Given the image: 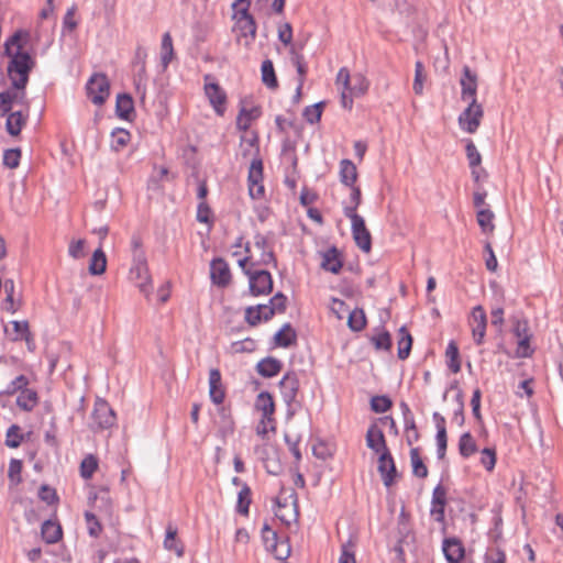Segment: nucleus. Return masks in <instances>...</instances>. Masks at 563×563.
I'll list each match as a JSON object with an SVG mask.
<instances>
[{
    "instance_id": "f257e3e1",
    "label": "nucleus",
    "mask_w": 563,
    "mask_h": 563,
    "mask_svg": "<svg viewBox=\"0 0 563 563\" xmlns=\"http://www.w3.org/2000/svg\"><path fill=\"white\" fill-rule=\"evenodd\" d=\"M8 76L11 80V89L0 91V117L12 109L13 103L29 108L25 88L29 82L35 60L29 52L15 51L14 55L9 56Z\"/></svg>"
},
{
    "instance_id": "f03ea898",
    "label": "nucleus",
    "mask_w": 563,
    "mask_h": 563,
    "mask_svg": "<svg viewBox=\"0 0 563 563\" xmlns=\"http://www.w3.org/2000/svg\"><path fill=\"white\" fill-rule=\"evenodd\" d=\"M130 278L135 282L140 291L148 299L152 295V277L148 272L145 252H139L132 257Z\"/></svg>"
},
{
    "instance_id": "7ed1b4c3",
    "label": "nucleus",
    "mask_w": 563,
    "mask_h": 563,
    "mask_svg": "<svg viewBox=\"0 0 563 563\" xmlns=\"http://www.w3.org/2000/svg\"><path fill=\"white\" fill-rule=\"evenodd\" d=\"M210 29L207 23H196L192 26V41L189 46L190 55L206 63L210 60Z\"/></svg>"
},
{
    "instance_id": "20e7f679",
    "label": "nucleus",
    "mask_w": 563,
    "mask_h": 563,
    "mask_svg": "<svg viewBox=\"0 0 563 563\" xmlns=\"http://www.w3.org/2000/svg\"><path fill=\"white\" fill-rule=\"evenodd\" d=\"M91 420L92 422L90 423V429L96 432L113 427L117 421V416L108 401L101 398H97L95 401L93 410L91 412Z\"/></svg>"
},
{
    "instance_id": "39448f33",
    "label": "nucleus",
    "mask_w": 563,
    "mask_h": 563,
    "mask_svg": "<svg viewBox=\"0 0 563 563\" xmlns=\"http://www.w3.org/2000/svg\"><path fill=\"white\" fill-rule=\"evenodd\" d=\"M88 99L97 106H102L110 96V81L102 73L93 74L86 84Z\"/></svg>"
},
{
    "instance_id": "423d86ee",
    "label": "nucleus",
    "mask_w": 563,
    "mask_h": 563,
    "mask_svg": "<svg viewBox=\"0 0 563 563\" xmlns=\"http://www.w3.org/2000/svg\"><path fill=\"white\" fill-rule=\"evenodd\" d=\"M249 0H235L232 4L238 29L242 36H250L254 41L256 35V23L254 18L249 13Z\"/></svg>"
},
{
    "instance_id": "0eeeda50",
    "label": "nucleus",
    "mask_w": 563,
    "mask_h": 563,
    "mask_svg": "<svg viewBox=\"0 0 563 563\" xmlns=\"http://www.w3.org/2000/svg\"><path fill=\"white\" fill-rule=\"evenodd\" d=\"M245 275L249 277V290L252 296H265L273 291V277L268 271H245Z\"/></svg>"
},
{
    "instance_id": "6e6552de",
    "label": "nucleus",
    "mask_w": 563,
    "mask_h": 563,
    "mask_svg": "<svg viewBox=\"0 0 563 563\" xmlns=\"http://www.w3.org/2000/svg\"><path fill=\"white\" fill-rule=\"evenodd\" d=\"M249 194L252 199L264 197L265 188L263 185V162L258 156L253 158L247 175Z\"/></svg>"
},
{
    "instance_id": "1a4fd4ad",
    "label": "nucleus",
    "mask_w": 563,
    "mask_h": 563,
    "mask_svg": "<svg viewBox=\"0 0 563 563\" xmlns=\"http://www.w3.org/2000/svg\"><path fill=\"white\" fill-rule=\"evenodd\" d=\"M483 108L477 103L476 98L470 102L468 107L459 115L461 129L467 133H475L481 124Z\"/></svg>"
},
{
    "instance_id": "9d476101",
    "label": "nucleus",
    "mask_w": 563,
    "mask_h": 563,
    "mask_svg": "<svg viewBox=\"0 0 563 563\" xmlns=\"http://www.w3.org/2000/svg\"><path fill=\"white\" fill-rule=\"evenodd\" d=\"M300 383L296 372L288 371L279 380L280 394L287 407H290L297 399Z\"/></svg>"
},
{
    "instance_id": "9b49d317",
    "label": "nucleus",
    "mask_w": 563,
    "mask_h": 563,
    "mask_svg": "<svg viewBox=\"0 0 563 563\" xmlns=\"http://www.w3.org/2000/svg\"><path fill=\"white\" fill-rule=\"evenodd\" d=\"M377 471L382 476L383 483L386 487H390L395 482L398 473L396 468V464L394 457L389 451L386 449L378 453V466Z\"/></svg>"
},
{
    "instance_id": "f8f14e48",
    "label": "nucleus",
    "mask_w": 563,
    "mask_h": 563,
    "mask_svg": "<svg viewBox=\"0 0 563 563\" xmlns=\"http://www.w3.org/2000/svg\"><path fill=\"white\" fill-rule=\"evenodd\" d=\"M350 220H351V231H352V235L355 241V244L363 252L368 253L372 249V236L365 225L364 218L361 216V217L351 218Z\"/></svg>"
},
{
    "instance_id": "ddd939ff",
    "label": "nucleus",
    "mask_w": 563,
    "mask_h": 563,
    "mask_svg": "<svg viewBox=\"0 0 563 563\" xmlns=\"http://www.w3.org/2000/svg\"><path fill=\"white\" fill-rule=\"evenodd\" d=\"M471 327L474 343L482 345L484 343L486 328H487V316L484 308L481 305L475 306L471 312Z\"/></svg>"
},
{
    "instance_id": "4468645a",
    "label": "nucleus",
    "mask_w": 563,
    "mask_h": 563,
    "mask_svg": "<svg viewBox=\"0 0 563 563\" xmlns=\"http://www.w3.org/2000/svg\"><path fill=\"white\" fill-rule=\"evenodd\" d=\"M445 506H446V489L442 484H438L431 498L430 515L434 521L444 525L445 523Z\"/></svg>"
},
{
    "instance_id": "2eb2a0df",
    "label": "nucleus",
    "mask_w": 563,
    "mask_h": 563,
    "mask_svg": "<svg viewBox=\"0 0 563 563\" xmlns=\"http://www.w3.org/2000/svg\"><path fill=\"white\" fill-rule=\"evenodd\" d=\"M442 551L448 563H461L465 555L461 540L455 537L443 540Z\"/></svg>"
},
{
    "instance_id": "dca6fc26",
    "label": "nucleus",
    "mask_w": 563,
    "mask_h": 563,
    "mask_svg": "<svg viewBox=\"0 0 563 563\" xmlns=\"http://www.w3.org/2000/svg\"><path fill=\"white\" fill-rule=\"evenodd\" d=\"M321 268L332 274H339L343 267V260L341 252L336 246H331L324 252H321Z\"/></svg>"
},
{
    "instance_id": "f3484780",
    "label": "nucleus",
    "mask_w": 563,
    "mask_h": 563,
    "mask_svg": "<svg viewBox=\"0 0 563 563\" xmlns=\"http://www.w3.org/2000/svg\"><path fill=\"white\" fill-rule=\"evenodd\" d=\"M232 280V275L228 263L221 257H213V285L227 287Z\"/></svg>"
},
{
    "instance_id": "a211bd4d",
    "label": "nucleus",
    "mask_w": 563,
    "mask_h": 563,
    "mask_svg": "<svg viewBox=\"0 0 563 563\" xmlns=\"http://www.w3.org/2000/svg\"><path fill=\"white\" fill-rule=\"evenodd\" d=\"M256 372L264 378H273L283 368V362L274 356H266L257 362Z\"/></svg>"
},
{
    "instance_id": "6ab92c4d",
    "label": "nucleus",
    "mask_w": 563,
    "mask_h": 563,
    "mask_svg": "<svg viewBox=\"0 0 563 563\" xmlns=\"http://www.w3.org/2000/svg\"><path fill=\"white\" fill-rule=\"evenodd\" d=\"M461 87H462V91H461V96H462V99L463 100H473V98L476 97V91H477V77L474 73H472V70L470 69V67L465 66L463 68V76L461 78Z\"/></svg>"
},
{
    "instance_id": "aec40b11",
    "label": "nucleus",
    "mask_w": 563,
    "mask_h": 563,
    "mask_svg": "<svg viewBox=\"0 0 563 563\" xmlns=\"http://www.w3.org/2000/svg\"><path fill=\"white\" fill-rule=\"evenodd\" d=\"M115 114L118 118L132 121L134 118V101L129 93H119L115 101Z\"/></svg>"
},
{
    "instance_id": "412c9836",
    "label": "nucleus",
    "mask_w": 563,
    "mask_h": 563,
    "mask_svg": "<svg viewBox=\"0 0 563 563\" xmlns=\"http://www.w3.org/2000/svg\"><path fill=\"white\" fill-rule=\"evenodd\" d=\"M366 445L377 454L388 449L384 432L375 423L366 432Z\"/></svg>"
},
{
    "instance_id": "4be33fe9",
    "label": "nucleus",
    "mask_w": 563,
    "mask_h": 563,
    "mask_svg": "<svg viewBox=\"0 0 563 563\" xmlns=\"http://www.w3.org/2000/svg\"><path fill=\"white\" fill-rule=\"evenodd\" d=\"M256 410L262 412L263 420H273L275 412V402L273 396L268 391H261L255 400Z\"/></svg>"
},
{
    "instance_id": "5701e85b",
    "label": "nucleus",
    "mask_w": 563,
    "mask_h": 563,
    "mask_svg": "<svg viewBox=\"0 0 563 563\" xmlns=\"http://www.w3.org/2000/svg\"><path fill=\"white\" fill-rule=\"evenodd\" d=\"M274 342L277 346L289 347L297 342V332L287 322L274 334Z\"/></svg>"
},
{
    "instance_id": "b1692460",
    "label": "nucleus",
    "mask_w": 563,
    "mask_h": 563,
    "mask_svg": "<svg viewBox=\"0 0 563 563\" xmlns=\"http://www.w3.org/2000/svg\"><path fill=\"white\" fill-rule=\"evenodd\" d=\"M7 115V122H5V129L7 132L11 136H18L21 133V130L23 125L26 123L27 113H23L22 111H14L11 112V110L5 114Z\"/></svg>"
},
{
    "instance_id": "393cba45",
    "label": "nucleus",
    "mask_w": 563,
    "mask_h": 563,
    "mask_svg": "<svg viewBox=\"0 0 563 563\" xmlns=\"http://www.w3.org/2000/svg\"><path fill=\"white\" fill-rule=\"evenodd\" d=\"M340 181L344 186H352L355 185V181L357 179V169L355 164L347 158H344L340 162Z\"/></svg>"
},
{
    "instance_id": "a878e982",
    "label": "nucleus",
    "mask_w": 563,
    "mask_h": 563,
    "mask_svg": "<svg viewBox=\"0 0 563 563\" xmlns=\"http://www.w3.org/2000/svg\"><path fill=\"white\" fill-rule=\"evenodd\" d=\"M41 533L47 544L58 542L63 536L62 527L52 520H45L42 523Z\"/></svg>"
},
{
    "instance_id": "bb28decb",
    "label": "nucleus",
    "mask_w": 563,
    "mask_h": 563,
    "mask_svg": "<svg viewBox=\"0 0 563 563\" xmlns=\"http://www.w3.org/2000/svg\"><path fill=\"white\" fill-rule=\"evenodd\" d=\"M164 548L168 551L175 552L178 558L184 554V545L177 539V529L170 523L166 527Z\"/></svg>"
},
{
    "instance_id": "cd10ccee",
    "label": "nucleus",
    "mask_w": 563,
    "mask_h": 563,
    "mask_svg": "<svg viewBox=\"0 0 563 563\" xmlns=\"http://www.w3.org/2000/svg\"><path fill=\"white\" fill-rule=\"evenodd\" d=\"M38 402V395L35 389L25 388L16 398V406L26 412L32 411Z\"/></svg>"
},
{
    "instance_id": "c85d7f7f",
    "label": "nucleus",
    "mask_w": 563,
    "mask_h": 563,
    "mask_svg": "<svg viewBox=\"0 0 563 563\" xmlns=\"http://www.w3.org/2000/svg\"><path fill=\"white\" fill-rule=\"evenodd\" d=\"M351 189L350 200L343 207V213L346 218L361 217L356 210L362 201V194L360 187L352 185L347 186Z\"/></svg>"
},
{
    "instance_id": "c756f323",
    "label": "nucleus",
    "mask_w": 563,
    "mask_h": 563,
    "mask_svg": "<svg viewBox=\"0 0 563 563\" xmlns=\"http://www.w3.org/2000/svg\"><path fill=\"white\" fill-rule=\"evenodd\" d=\"M175 57V51L173 46V38L169 32H166L162 36V44H161V63L163 69H167L169 64Z\"/></svg>"
},
{
    "instance_id": "7c9ffc66",
    "label": "nucleus",
    "mask_w": 563,
    "mask_h": 563,
    "mask_svg": "<svg viewBox=\"0 0 563 563\" xmlns=\"http://www.w3.org/2000/svg\"><path fill=\"white\" fill-rule=\"evenodd\" d=\"M261 114V111L257 107H253L251 109H246L242 107L239 111L236 118V129L240 131L249 130L253 120L257 119Z\"/></svg>"
},
{
    "instance_id": "2f4dec72",
    "label": "nucleus",
    "mask_w": 563,
    "mask_h": 563,
    "mask_svg": "<svg viewBox=\"0 0 563 563\" xmlns=\"http://www.w3.org/2000/svg\"><path fill=\"white\" fill-rule=\"evenodd\" d=\"M412 346V336L407 330L405 325H402L398 331V358L406 360L408 358Z\"/></svg>"
},
{
    "instance_id": "473e14b6",
    "label": "nucleus",
    "mask_w": 563,
    "mask_h": 563,
    "mask_svg": "<svg viewBox=\"0 0 563 563\" xmlns=\"http://www.w3.org/2000/svg\"><path fill=\"white\" fill-rule=\"evenodd\" d=\"M106 268H107V256H106V253L103 252L102 247L99 246L92 253L88 269L91 275L97 276V275L103 274L106 272Z\"/></svg>"
},
{
    "instance_id": "72a5a7b5",
    "label": "nucleus",
    "mask_w": 563,
    "mask_h": 563,
    "mask_svg": "<svg viewBox=\"0 0 563 563\" xmlns=\"http://www.w3.org/2000/svg\"><path fill=\"white\" fill-rule=\"evenodd\" d=\"M478 450L471 432H464L459 440V453L462 457L468 459Z\"/></svg>"
},
{
    "instance_id": "f704fd0d",
    "label": "nucleus",
    "mask_w": 563,
    "mask_h": 563,
    "mask_svg": "<svg viewBox=\"0 0 563 563\" xmlns=\"http://www.w3.org/2000/svg\"><path fill=\"white\" fill-rule=\"evenodd\" d=\"M477 223L483 233H493L495 230L494 218L495 214L489 208L478 209L476 213Z\"/></svg>"
},
{
    "instance_id": "c9c22d12",
    "label": "nucleus",
    "mask_w": 563,
    "mask_h": 563,
    "mask_svg": "<svg viewBox=\"0 0 563 563\" xmlns=\"http://www.w3.org/2000/svg\"><path fill=\"white\" fill-rule=\"evenodd\" d=\"M262 73V81L266 87L271 89H275L278 87L277 77L275 74L274 65L271 59H265L262 62L261 66Z\"/></svg>"
},
{
    "instance_id": "e433bc0d",
    "label": "nucleus",
    "mask_w": 563,
    "mask_h": 563,
    "mask_svg": "<svg viewBox=\"0 0 563 563\" xmlns=\"http://www.w3.org/2000/svg\"><path fill=\"white\" fill-rule=\"evenodd\" d=\"M410 461L412 474L419 478H426L428 476V467L420 456L419 448H412L410 450Z\"/></svg>"
},
{
    "instance_id": "4c0bfd02",
    "label": "nucleus",
    "mask_w": 563,
    "mask_h": 563,
    "mask_svg": "<svg viewBox=\"0 0 563 563\" xmlns=\"http://www.w3.org/2000/svg\"><path fill=\"white\" fill-rule=\"evenodd\" d=\"M131 140V134L128 130L115 128L111 132V148L115 152L121 151Z\"/></svg>"
},
{
    "instance_id": "58836bf2",
    "label": "nucleus",
    "mask_w": 563,
    "mask_h": 563,
    "mask_svg": "<svg viewBox=\"0 0 563 563\" xmlns=\"http://www.w3.org/2000/svg\"><path fill=\"white\" fill-rule=\"evenodd\" d=\"M368 88L369 81L363 74L357 73L352 76V82L349 88L351 95H354L355 97H361L367 92Z\"/></svg>"
},
{
    "instance_id": "ea45409f",
    "label": "nucleus",
    "mask_w": 563,
    "mask_h": 563,
    "mask_svg": "<svg viewBox=\"0 0 563 563\" xmlns=\"http://www.w3.org/2000/svg\"><path fill=\"white\" fill-rule=\"evenodd\" d=\"M349 328L354 332H360L366 327L365 312L361 308H355L350 312L347 319Z\"/></svg>"
},
{
    "instance_id": "a19ab883",
    "label": "nucleus",
    "mask_w": 563,
    "mask_h": 563,
    "mask_svg": "<svg viewBox=\"0 0 563 563\" xmlns=\"http://www.w3.org/2000/svg\"><path fill=\"white\" fill-rule=\"evenodd\" d=\"M324 104V101H319L317 103L306 107L302 111V117L306 120V122L310 124L320 122Z\"/></svg>"
},
{
    "instance_id": "79ce46f5",
    "label": "nucleus",
    "mask_w": 563,
    "mask_h": 563,
    "mask_svg": "<svg viewBox=\"0 0 563 563\" xmlns=\"http://www.w3.org/2000/svg\"><path fill=\"white\" fill-rule=\"evenodd\" d=\"M445 355L448 357V367L453 373H459L461 371L460 352L454 341L448 344Z\"/></svg>"
},
{
    "instance_id": "37998d69",
    "label": "nucleus",
    "mask_w": 563,
    "mask_h": 563,
    "mask_svg": "<svg viewBox=\"0 0 563 563\" xmlns=\"http://www.w3.org/2000/svg\"><path fill=\"white\" fill-rule=\"evenodd\" d=\"M21 428L18 424H11L7 430L4 444L8 448L16 449L24 440V435L20 432Z\"/></svg>"
},
{
    "instance_id": "c03bdc74",
    "label": "nucleus",
    "mask_w": 563,
    "mask_h": 563,
    "mask_svg": "<svg viewBox=\"0 0 563 563\" xmlns=\"http://www.w3.org/2000/svg\"><path fill=\"white\" fill-rule=\"evenodd\" d=\"M225 91L217 82H213V111L220 117L225 112Z\"/></svg>"
},
{
    "instance_id": "a18cd8bd",
    "label": "nucleus",
    "mask_w": 563,
    "mask_h": 563,
    "mask_svg": "<svg viewBox=\"0 0 563 563\" xmlns=\"http://www.w3.org/2000/svg\"><path fill=\"white\" fill-rule=\"evenodd\" d=\"M97 468H98V459L95 455L89 454V455L85 456L80 463V467H79L80 476L85 479H89L92 477V475L97 471Z\"/></svg>"
},
{
    "instance_id": "49530a36",
    "label": "nucleus",
    "mask_w": 563,
    "mask_h": 563,
    "mask_svg": "<svg viewBox=\"0 0 563 563\" xmlns=\"http://www.w3.org/2000/svg\"><path fill=\"white\" fill-rule=\"evenodd\" d=\"M371 342L376 350L389 351L391 347V336L384 328L371 338Z\"/></svg>"
},
{
    "instance_id": "de8ad7c7",
    "label": "nucleus",
    "mask_w": 563,
    "mask_h": 563,
    "mask_svg": "<svg viewBox=\"0 0 563 563\" xmlns=\"http://www.w3.org/2000/svg\"><path fill=\"white\" fill-rule=\"evenodd\" d=\"M23 36H27V33L22 30H18L4 42L3 53L5 56L14 55L15 52L12 51L13 46L16 47V51H22L21 38Z\"/></svg>"
},
{
    "instance_id": "09e8293b",
    "label": "nucleus",
    "mask_w": 563,
    "mask_h": 563,
    "mask_svg": "<svg viewBox=\"0 0 563 563\" xmlns=\"http://www.w3.org/2000/svg\"><path fill=\"white\" fill-rule=\"evenodd\" d=\"M511 321H512L511 332L517 339L532 335L530 333L529 321L527 318L514 317L511 319Z\"/></svg>"
},
{
    "instance_id": "8fccbe9b",
    "label": "nucleus",
    "mask_w": 563,
    "mask_h": 563,
    "mask_svg": "<svg viewBox=\"0 0 563 563\" xmlns=\"http://www.w3.org/2000/svg\"><path fill=\"white\" fill-rule=\"evenodd\" d=\"M29 383L30 380L25 375H19L8 384L7 388L1 394L7 396H12L16 393L20 394L27 387Z\"/></svg>"
},
{
    "instance_id": "3c124183",
    "label": "nucleus",
    "mask_w": 563,
    "mask_h": 563,
    "mask_svg": "<svg viewBox=\"0 0 563 563\" xmlns=\"http://www.w3.org/2000/svg\"><path fill=\"white\" fill-rule=\"evenodd\" d=\"M250 504H251V489L246 484H244L238 495L236 511L241 515H247Z\"/></svg>"
},
{
    "instance_id": "603ef678",
    "label": "nucleus",
    "mask_w": 563,
    "mask_h": 563,
    "mask_svg": "<svg viewBox=\"0 0 563 563\" xmlns=\"http://www.w3.org/2000/svg\"><path fill=\"white\" fill-rule=\"evenodd\" d=\"M268 552L272 553L277 560H286L291 552L289 539L287 537L280 538L275 545V549H271Z\"/></svg>"
},
{
    "instance_id": "864d4df0",
    "label": "nucleus",
    "mask_w": 563,
    "mask_h": 563,
    "mask_svg": "<svg viewBox=\"0 0 563 563\" xmlns=\"http://www.w3.org/2000/svg\"><path fill=\"white\" fill-rule=\"evenodd\" d=\"M393 406L391 399L386 395L373 396L371 399V409L376 413H384Z\"/></svg>"
},
{
    "instance_id": "5fc2aeb1",
    "label": "nucleus",
    "mask_w": 563,
    "mask_h": 563,
    "mask_svg": "<svg viewBox=\"0 0 563 563\" xmlns=\"http://www.w3.org/2000/svg\"><path fill=\"white\" fill-rule=\"evenodd\" d=\"M262 539L265 545V549L269 551L271 549H275V545L279 541L280 537L276 531H274L267 522L264 523L262 528Z\"/></svg>"
},
{
    "instance_id": "6e6d98bb",
    "label": "nucleus",
    "mask_w": 563,
    "mask_h": 563,
    "mask_svg": "<svg viewBox=\"0 0 563 563\" xmlns=\"http://www.w3.org/2000/svg\"><path fill=\"white\" fill-rule=\"evenodd\" d=\"M465 152L468 161V166L478 167L482 163V155L471 139L466 140Z\"/></svg>"
},
{
    "instance_id": "4d7b16f0",
    "label": "nucleus",
    "mask_w": 563,
    "mask_h": 563,
    "mask_svg": "<svg viewBox=\"0 0 563 563\" xmlns=\"http://www.w3.org/2000/svg\"><path fill=\"white\" fill-rule=\"evenodd\" d=\"M312 454L322 461H327L333 456L332 448L323 440H318L312 445Z\"/></svg>"
},
{
    "instance_id": "13d9d810",
    "label": "nucleus",
    "mask_w": 563,
    "mask_h": 563,
    "mask_svg": "<svg viewBox=\"0 0 563 563\" xmlns=\"http://www.w3.org/2000/svg\"><path fill=\"white\" fill-rule=\"evenodd\" d=\"M219 416L221 418V426L219 432L222 438L233 432L234 423L229 410L224 407L220 408Z\"/></svg>"
},
{
    "instance_id": "bf43d9fd",
    "label": "nucleus",
    "mask_w": 563,
    "mask_h": 563,
    "mask_svg": "<svg viewBox=\"0 0 563 563\" xmlns=\"http://www.w3.org/2000/svg\"><path fill=\"white\" fill-rule=\"evenodd\" d=\"M225 397V390L221 384V374L219 369L213 368V404L220 405Z\"/></svg>"
},
{
    "instance_id": "052dcab7",
    "label": "nucleus",
    "mask_w": 563,
    "mask_h": 563,
    "mask_svg": "<svg viewBox=\"0 0 563 563\" xmlns=\"http://www.w3.org/2000/svg\"><path fill=\"white\" fill-rule=\"evenodd\" d=\"M423 63L421 60H417L415 64V79H413V86L412 89L416 95H422L423 92V81H424V75H423Z\"/></svg>"
},
{
    "instance_id": "680f3d73",
    "label": "nucleus",
    "mask_w": 563,
    "mask_h": 563,
    "mask_svg": "<svg viewBox=\"0 0 563 563\" xmlns=\"http://www.w3.org/2000/svg\"><path fill=\"white\" fill-rule=\"evenodd\" d=\"M292 63L296 66L297 73H298V95L300 93L303 82H305V76L307 74V67L303 63V56L300 54H294L292 56Z\"/></svg>"
},
{
    "instance_id": "e2e57ef3",
    "label": "nucleus",
    "mask_w": 563,
    "mask_h": 563,
    "mask_svg": "<svg viewBox=\"0 0 563 563\" xmlns=\"http://www.w3.org/2000/svg\"><path fill=\"white\" fill-rule=\"evenodd\" d=\"M21 158V150L20 148H9L3 153V165L13 169L16 168L20 164Z\"/></svg>"
},
{
    "instance_id": "0e129e2a",
    "label": "nucleus",
    "mask_w": 563,
    "mask_h": 563,
    "mask_svg": "<svg viewBox=\"0 0 563 563\" xmlns=\"http://www.w3.org/2000/svg\"><path fill=\"white\" fill-rule=\"evenodd\" d=\"M85 520L87 522V526H88V533L90 537H93V538H98L101 530H102V526L101 523L99 522L97 516L90 511H86L85 512Z\"/></svg>"
},
{
    "instance_id": "69168bd1",
    "label": "nucleus",
    "mask_w": 563,
    "mask_h": 563,
    "mask_svg": "<svg viewBox=\"0 0 563 563\" xmlns=\"http://www.w3.org/2000/svg\"><path fill=\"white\" fill-rule=\"evenodd\" d=\"M532 335L519 338L518 340V346L516 350V355L521 358L530 357L534 350L530 345Z\"/></svg>"
},
{
    "instance_id": "338daca9",
    "label": "nucleus",
    "mask_w": 563,
    "mask_h": 563,
    "mask_svg": "<svg viewBox=\"0 0 563 563\" xmlns=\"http://www.w3.org/2000/svg\"><path fill=\"white\" fill-rule=\"evenodd\" d=\"M287 296L283 292H276L269 300L268 303L276 313H284L287 308Z\"/></svg>"
},
{
    "instance_id": "774afa93",
    "label": "nucleus",
    "mask_w": 563,
    "mask_h": 563,
    "mask_svg": "<svg viewBox=\"0 0 563 563\" xmlns=\"http://www.w3.org/2000/svg\"><path fill=\"white\" fill-rule=\"evenodd\" d=\"M481 464L486 471L492 472L496 465V451L495 449L485 448L482 450Z\"/></svg>"
}]
</instances>
